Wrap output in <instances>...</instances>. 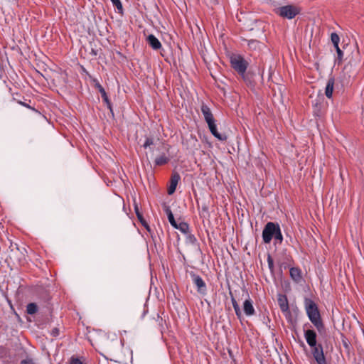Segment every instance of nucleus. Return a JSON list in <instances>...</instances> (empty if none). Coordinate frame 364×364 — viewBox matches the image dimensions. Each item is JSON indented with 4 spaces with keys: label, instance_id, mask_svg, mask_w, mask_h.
I'll list each match as a JSON object with an SVG mask.
<instances>
[{
    "label": "nucleus",
    "instance_id": "nucleus-14",
    "mask_svg": "<svg viewBox=\"0 0 364 364\" xmlns=\"http://www.w3.org/2000/svg\"><path fill=\"white\" fill-rule=\"evenodd\" d=\"M334 78L331 77L328 80L326 89H325V95L328 98H332L333 88H334Z\"/></svg>",
    "mask_w": 364,
    "mask_h": 364
},
{
    "label": "nucleus",
    "instance_id": "nucleus-25",
    "mask_svg": "<svg viewBox=\"0 0 364 364\" xmlns=\"http://www.w3.org/2000/svg\"><path fill=\"white\" fill-rule=\"evenodd\" d=\"M112 3V4L116 6V8L118 10V12L122 14V11H123V7H122V4L120 1V0H110Z\"/></svg>",
    "mask_w": 364,
    "mask_h": 364
},
{
    "label": "nucleus",
    "instance_id": "nucleus-21",
    "mask_svg": "<svg viewBox=\"0 0 364 364\" xmlns=\"http://www.w3.org/2000/svg\"><path fill=\"white\" fill-rule=\"evenodd\" d=\"M38 311V306L35 303H30L26 306V311L28 314H34Z\"/></svg>",
    "mask_w": 364,
    "mask_h": 364
},
{
    "label": "nucleus",
    "instance_id": "nucleus-8",
    "mask_svg": "<svg viewBox=\"0 0 364 364\" xmlns=\"http://www.w3.org/2000/svg\"><path fill=\"white\" fill-rule=\"evenodd\" d=\"M243 311L247 316H252L255 314L253 302L250 296L243 303Z\"/></svg>",
    "mask_w": 364,
    "mask_h": 364
},
{
    "label": "nucleus",
    "instance_id": "nucleus-12",
    "mask_svg": "<svg viewBox=\"0 0 364 364\" xmlns=\"http://www.w3.org/2000/svg\"><path fill=\"white\" fill-rule=\"evenodd\" d=\"M146 41L154 50H159L162 46L159 39L153 34H150L147 36Z\"/></svg>",
    "mask_w": 364,
    "mask_h": 364
},
{
    "label": "nucleus",
    "instance_id": "nucleus-28",
    "mask_svg": "<svg viewBox=\"0 0 364 364\" xmlns=\"http://www.w3.org/2000/svg\"><path fill=\"white\" fill-rule=\"evenodd\" d=\"M336 50V53H337V59L339 61V63L342 60V58H343V51L341 50V48H339V46L338 47H335Z\"/></svg>",
    "mask_w": 364,
    "mask_h": 364
},
{
    "label": "nucleus",
    "instance_id": "nucleus-22",
    "mask_svg": "<svg viewBox=\"0 0 364 364\" xmlns=\"http://www.w3.org/2000/svg\"><path fill=\"white\" fill-rule=\"evenodd\" d=\"M96 87H97L99 92H100L103 101L108 102L109 98L107 95V93H106L105 89L102 87V86L100 84L97 83L96 85Z\"/></svg>",
    "mask_w": 364,
    "mask_h": 364
},
{
    "label": "nucleus",
    "instance_id": "nucleus-6",
    "mask_svg": "<svg viewBox=\"0 0 364 364\" xmlns=\"http://www.w3.org/2000/svg\"><path fill=\"white\" fill-rule=\"evenodd\" d=\"M191 277L193 283L197 287V291L202 296H205L207 294V286L204 280L200 276L196 274L194 272H191Z\"/></svg>",
    "mask_w": 364,
    "mask_h": 364
},
{
    "label": "nucleus",
    "instance_id": "nucleus-4",
    "mask_svg": "<svg viewBox=\"0 0 364 364\" xmlns=\"http://www.w3.org/2000/svg\"><path fill=\"white\" fill-rule=\"evenodd\" d=\"M299 9L294 5L283 6L275 9V13L277 14L282 18L288 19L294 18L299 14Z\"/></svg>",
    "mask_w": 364,
    "mask_h": 364
},
{
    "label": "nucleus",
    "instance_id": "nucleus-9",
    "mask_svg": "<svg viewBox=\"0 0 364 364\" xmlns=\"http://www.w3.org/2000/svg\"><path fill=\"white\" fill-rule=\"evenodd\" d=\"M201 112H202V114H203V117H204V119H205V121L206 122V123H209V122L215 121L213 114L210 109L209 108V107L207 105H205L203 102L201 105Z\"/></svg>",
    "mask_w": 364,
    "mask_h": 364
},
{
    "label": "nucleus",
    "instance_id": "nucleus-17",
    "mask_svg": "<svg viewBox=\"0 0 364 364\" xmlns=\"http://www.w3.org/2000/svg\"><path fill=\"white\" fill-rule=\"evenodd\" d=\"M230 295L231 296V301L232 306L234 308L235 314L238 319L241 320L242 318V311L240 310V308L239 306L238 303L237 302L236 299L234 298L232 294L231 291H230Z\"/></svg>",
    "mask_w": 364,
    "mask_h": 364
},
{
    "label": "nucleus",
    "instance_id": "nucleus-10",
    "mask_svg": "<svg viewBox=\"0 0 364 364\" xmlns=\"http://www.w3.org/2000/svg\"><path fill=\"white\" fill-rule=\"evenodd\" d=\"M207 124H208V128L210 129V132L215 137H216L217 139H218L220 141H225L227 139V136L225 134H221L218 132L215 121L207 123Z\"/></svg>",
    "mask_w": 364,
    "mask_h": 364
},
{
    "label": "nucleus",
    "instance_id": "nucleus-18",
    "mask_svg": "<svg viewBox=\"0 0 364 364\" xmlns=\"http://www.w3.org/2000/svg\"><path fill=\"white\" fill-rule=\"evenodd\" d=\"M169 161V157H168L165 154H162L155 159L154 164L155 166H163L168 164Z\"/></svg>",
    "mask_w": 364,
    "mask_h": 364
},
{
    "label": "nucleus",
    "instance_id": "nucleus-20",
    "mask_svg": "<svg viewBox=\"0 0 364 364\" xmlns=\"http://www.w3.org/2000/svg\"><path fill=\"white\" fill-rule=\"evenodd\" d=\"M275 240V243H277L279 245H281L283 242V235L281 231L280 226L279 227L278 230L275 232L274 237H273Z\"/></svg>",
    "mask_w": 364,
    "mask_h": 364
},
{
    "label": "nucleus",
    "instance_id": "nucleus-3",
    "mask_svg": "<svg viewBox=\"0 0 364 364\" xmlns=\"http://www.w3.org/2000/svg\"><path fill=\"white\" fill-rule=\"evenodd\" d=\"M232 68L240 75L244 80H246L245 72L248 66V63L239 55H234L230 58Z\"/></svg>",
    "mask_w": 364,
    "mask_h": 364
},
{
    "label": "nucleus",
    "instance_id": "nucleus-11",
    "mask_svg": "<svg viewBox=\"0 0 364 364\" xmlns=\"http://www.w3.org/2000/svg\"><path fill=\"white\" fill-rule=\"evenodd\" d=\"M277 301L279 308L282 312L289 311L288 299L286 295L279 294Z\"/></svg>",
    "mask_w": 364,
    "mask_h": 364
},
{
    "label": "nucleus",
    "instance_id": "nucleus-36",
    "mask_svg": "<svg viewBox=\"0 0 364 364\" xmlns=\"http://www.w3.org/2000/svg\"><path fill=\"white\" fill-rule=\"evenodd\" d=\"M107 106V107L109 109V110L112 112V104L109 101V100L108 99V102H105Z\"/></svg>",
    "mask_w": 364,
    "mask_h": 364
},
{
    "label": "nucleus",
    "instance_id": "nucleus-1",
    "mask_svg": "<svg viewBox=\"0 0 364 364\" xmlns=\"http://www.w3.org/2000/svg\"><path fill=\"white\" fill-rule=\"evenodd\" d=\"M304 337L311 348V354L318 364H327L323 348L321 344L317 343L316 333L315 331L308 329L304 331Z\"/></svg>",
    "mask_w": 364,
    "mask_h": 364
},
{
    "label": "nucleus",
    "instance_id": "nucleus-16",
    "mask_svg": "<svg viewBox=\"0 0 364 364\" xmlns=\"http://www.w3.org/2000/svg\"><path fill=\"white\" fill-rule=\"evenodd\" d=\"M247 46L252 50H260L264 47V44L257 40L248 41Z\"/></svg>",
    "mask_w": 364,
    "mask_h": 364
},
{
    "label": "nucleus",
    "instance_id": "nucleus-30",
    "mask_svg": "<svg viewBox=\"0 0 364 364\" xmlns=\"http://www.w3.org/2000/svg\"><path fill=\"white\" fill-rule=\"evenodd\" d=\"M135 213H136V215L138 218V219L142 223V220H143V215L142 214L139 212V208L137 205H135Z\"/></svg>",
    "mask_w": 364,
    "mask_h": 364
},
{
    "label": "nucleus",
    "instance_id": "nucleus-24",
    "mask_svg": "<svg viewBox=\"0 0 364 364\" xmlns=\"http://www.w3.org/2000/svg\"><path fill=\"white\" fill-rule=\"evenodd\" d=\"M331 40L334 47H338L340 42V37L336 33H332L331 35Z\"/></svg>",
    "mask_w": 364,
    "mask_h": 364
},
{
    "label": "nucleus",
    "instance_id": "nucleus-32",
    "mask_svg": "<svg viewBox=\"0 0 364 364\" xmlns=\"http://www.w3.org/2000/svg\"><path fill=\"white\" fill-rule=\"evenodd\" d=\"M70 364H82V363L79 358L72 357L70 358Z\"/></svg>",
    "mask_w": 364,
    "mask_h": 364
},
{
    "label": "nucleus",
    "instance_id": "nucleus-13",
    "mask_svg": "<svg viewBox=\"0 0 364 364\" xmlns=\"http://www.w3.org/2000/svg\"><path fill=\"white\" fill-rule=\"evenodd\" d=\"M290 277L296 283H300L302 280L301 271L298 267H291L289 270Z\"/></svg>",
    "mask_w": 364,
    "mask_h": 364
},
{
    "label": "nucleus",
    "instance_id": "nucleus-35",
    "mask_svg": "<svg viewBox=\"0 0 364 364\" xmlns=\"http://www.w3.org/2000/svg\"><path fill=\"white\" fill-rule=\"evenodd\" d=\"M19 104H21V105L28 108V109H33V110H35L34 108L31 107L29 105L25 103V102H18Z\"/></svg>",
    "mask_w": 364,
    "mask_h": 364
},
{
    "label": "nucleus",
    "instance_id": "nucleus-33",
    "mask_svg": "<svg viewBox=\"0 0 364 364\" xmlns=\"http://www.w3.org/2000/svg\"><path fill=\"white\" fill-rule=\"evenodd\" d=\"M156 322L158 323V325L161 327L163 326V318L159 316V314H157L156 315Z\"/></svg>",
    "mask_w": 364,
    "mask_h": 364
},
{
    "label": "nucleus",
    "instance_id": "nucleus-15",
    "mask_svg": "<svg viewBox=\"0 0 364 364\" xmlns=\"http://www.w3.org/2000/svg\"><path fill=\"white\" fill-rule=\"evenodd\" d=\"M164 210L165 211L166 214L167 215V217H168V220L170 223V224L173 227V228H176V225H177V223L176 221L175 220V218H174V216H173V214L169 206L166 205H164Z\"/></svg>",
    "mask_w": 364,
    "mask_h": 364
},
{
    "label": "nucleus",
    "instance_id": "nucleus-7",
    "mask_svg": "<svg viewBox=\"0 0 364 364\" xmlns=\"http://www.w3.org/2000/svg\"><path fill=\"white\" fill-rule=\"evenodd\" d=\"M180 180L181 177L178 173H174L172 174L170 180V184L167 190V193L168 195H172L176 191V186Z\"/></svg>",
    "mask_w": 364,
    "mask_h": 364
},
{
    "label": "nucleus",
    "instance_id": "nucleus-31",
    "mask_svg": "<svg viewBox=\"0 0 364 364\" xmlns=\"http://www.w3.org/2000/svg\"><path fill=\"white\" fill-rule=\"evenodd\" d=\"M50 335L53 337H57L60 335V331L58 328H54L50 331Z\"/></svg>",
    "mask_w": 364,
    "mask_h": 364
},
{
    "label": "nucleus",
    "instance_id": "nucleus-34",
    "mask_svg": "<svg viewBox=\"0 0 364 364\" xmlns=\"http://www.w3.org/2000/svg\"><path fill=\"white\" fill-rule=\"evenodd\" d=\"M21 364H35L31 358H26L21 361Z\"/></svg>",
    "mask_w": 364,
    "mask_h": 364
},
{
    "label": "nucleus",
    "instance_id": "nucleus-27",
    "mask_svg": "<svg viewBox=\"0 0 364 364\" xmlns=\"http://www.w3.org/2000/svg\"><path fill=\"white\" fill-rule=\"evenodd\" d=\"M154 144V139L152 138H146L143 145L144 148L146 149Z\"/></svg>",
    "mask_w": 364,
    "mask_h": 364
},
{
    "label": "nucleus",
    "instance_id": "nucleus-29",
    "mask_svg": "<svg viewBox=\"0 0 364 364\" xmlns=\"http://www.w3.org/2000/svg\"><path fill=\"white\" fill-rule=\"evenodd\" d=\"M342 343L343 345V347L346 348V350L349 351L350 348V343H349V342H348V341L347 340L346 338H343L342 339Z\"/></svg>",
    "mask_w": 364,
    "mask_h": 364
},
{
    "label": "nucleus",
    "instance_id": "nucleus-5",
    "mask_svg": "<svg viewBox=\"0 0 364 364\" xmlns=\"http://www.w3.org/2000/svg\"><path fill=\"white\" fill-rule=\"evenodd\" d=\"M279 227V223L268 222L263 230H262V240L264 243L269 244L273 237H274L275 232Z\"/></svg>",
    "mask_w": 364,
    "mask_h": 364
},
{
    "label": "nucleus",
    "instance_id": "nucleus-26",
    "mask_svg": "<svg viewBox=\"0 0 364 364\" xmlns=\"http://www.w3.org/2000/svg\"><path fill=\"white\" fill-rule=\"evenodd\" d=\"M267 260L268 267H269V270L271 272H273V270H274V261H273V259L272 258L270 255H268Z\"/></svg>",
    "mask_w": 364,
    "mask_h": 364
},
{
    "label": "nucleus",
    "instance_id": "nucleus-23",
    "mask_svg": "<svg viewBox=\"0 0 364 364\" xmlns=\"http://www.w3.org/2000/svg\"><path fill=\"white\" fill-rule=\"evenodd\" d=\"M186 243H188V244H191V245H195L197 242V240L196 238V237L190 233L189 232L188 233L186 234Z\"/></svg>",
    "mask_w": 364,
    "mask_h": 364
},
{
    "label": "nucleus",
    "instance_id": "nucleus-2",
    "mask_svg": "<svg viewBox=\"0 0 364 364\" xmlns=\"http://www.w3.org/2000/svg\"><path fill=\"white\" fill-rule=\"evenodd\" d=\"M304 307L311 322L316 328L318 332H322L324 330V325L322 322L317 304L312 299L305 298Z\"/></svg>",
    "mask_w": 364,
    "mask_h": 364
},
{
    "label": "nucleus",
    "instance_id": "nucleus-19",
    "mask_svg": "<svg viewBox=\"0 0 364 364\" xmlns=\"http://www.w3.org/2000/svg\"><path fill=\"white\" fill-rule=\"evenodd\" d=\"M175 228L179 230L183 233L186 234L188 232L189 225L185 222H181L178 224L177 223L176 228Z\"/></svg>",
    "mask_w": 364,
    "mask_h": 364
}]
</instances>
